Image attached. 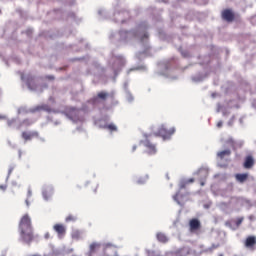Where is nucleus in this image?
Returning <instances> with one entry per match:
<instances>
[{"label":"nucleus","mask_w":256,"mask_h":256,"mask_svg":"<svg viewBox=\"0 0 256 256\" xmlns=\"http://www.w3.org/2000/svg\"><path fill=\"white\" fill-rule=\"evenodd\" d=\"M21 237L26 243L33 241V228L30 225L21 226Z\"/></svg>","instance_id":"f257e3e1"},{"label":"nucleus","mask_w":256,"mask_h":256,"mask_svg":"<svg viewBox=\"0 0 256 256\" xmlns=\"http://www.w3.org/2000/svg\"><path fill=\"white\" fill-rule=\"evenodd\" d=\"M174 134H175V127L167 129L165 125H162L156 133L157 137H162V139H171V136Z\"/></svg>","instance_id":"f03ea898"},{"label":"nucleus","mask_w":256,"mask_h":256,"mask_svg":"<svg viewBox=\"0 0 256 256\" xmlns=\"http://www.w3.org/2000/svg\"><path fill=\"white\" fill-rule=\"evenodd\" d=\"M221 17L227 23H233L235 21V12L231 9H225L222 11Z\"/></svg>","instance_id":"7ed1b4c3"},{"label":"nucleus","mask_w":256,"mask_h":256,"mask_svg":"<svg viewBox=\"0 0 256 256\" xmlns=\"http://www.w3.org/2000/svg\"><path fill=\"white\" fill-rule=\"evenodd\" d=\"M22 139H24L25 143H27V141H32L33 139H37V137H39V132L37 131H24L21 134Z\"/></svg>","instance_id":"20e7f679"},{"label":"nucleus","mask_w":256,"mask_h":256,"mask_svg":"<svg viewBox=\"0 0 256 256\" xmlns=\"http://www.w3.org/2000/svg\"><path fill=\"white\" fill-rule=\"evenodd\" d=\"M107 97H109V93H107L105 91L99 92L96 97L91 99V103H93V105H95V104L99 103V99L101 101H107Z\"/></svg>","instance_id":"39448f33"},{"label":"nucleus","mask_w":256,"mask_h":256,"mask_svg":"<svg viewBox=\"0 0 256 256\" xmlns=\"http://www.w3.org/2000/svg\"><path fill=\"white\" fill-rule=\"evenodd\" d=\"M54 193L55 189L51 186L44 188V190L42 191V195L45 201H49V199L53 197Z\"/></svg>","instance_id":"423d86ee"},{"label":"nucleus","mask_w":256,"mask_h":256,"mask_svg":"<svg viewBox=\"0 0 256 256\" xmlns=\"http://www.w3.org/2000/svg\"><path fill=\"white\" fill-rule=\"evenodd\" d=\"M256 245V237L255 236H248L244 242V246L247 249H255Z\"/></svg>","instance_id":"0eeeda50"},{"label":"nucleus","mask_w":256,"mask_h":256,"mask_svg":"<svg viewBox=\"0 0 256 256\" xmlns=\"http://www.w3.org/2000/svg\"><path fill=\"white\" fill-rule=\"evenodd\" d=\"M254 165H255V159H253V156L251 155L246 156L243 164L244 169H253Z\"/></svg>","instance_id":"6e6552de"},{"label":"nucleus","mask_w":256,"mask_h":256,"mask_svg":"<svg viewBox=\"0 0 256 256\" xmlns=\"http://www.w3.org/2000/svg\"><path fill=\"white\" fill-rule=\"evenodd\" d=\"M26 84L28 89H30L31 91H35V89H37V82L35 81V77L33 76L27 77Z\"/></svg>","instance_id":"1a4fd4ad"},{"label":"nucleus","mask_w":256,"mask_h":256,"mask_svg":"<svg viewBox=\"0 0 256 256\" xmlns=\"http://www.w3.org/2000/svg\"><path fill=\"white\" fill-rule=\"evenodd\" d=\"M37 111H46L47 113H51V106H49L47 104L38 105V106L34 107L33 113H35Z\"/></svg>","instance_id":"9d476101"},{"label":"nucleus","mask_w":256,"mask_h":256,"mask_svg":"<svg viewBox=\"0 0 256 256\" xmlns=\"http://www.w3.org/2000/svg\"><path fill=\"white\" fill-rule=\"evenodd\" d=\"M100 247H101V244L96 243V242L90 244L89 255L91 256V255H94V253H97V251H99Z\"/></svg>","instance_id":"9b49d317"},{"label":"nucleus","mask_w":256,"mask_h":256,"mask_svg":"<svg viewBox=\"0 0 256 256\" xmlns=\"http://www.w3.org/2000/svg\"><path fill=\"white\" fill-rule=\"evenodd\" d=\"M235 179H236V181H238V183H245V181H247L249 179V174H247V173L236 174Z\"/></svg>","instance_id":"f8f14e48"},{"label":"nucleus","mask_w":256,"mask_h":256,"mask_svg":"<svg viewBox=\"0 0 256 256\" xmlns=\"http://www.w3.org/2000/svg\"><path fill=\"white\" fill-rule=\"evenodd\" d=\"M231 156V151L229 149L222 150L217 153L218 159L223 160L225 157H230Z\"/></svg>","instance_id":"ddd939ff"},{"label":"nucleus","mask_w":256,"mask_h":256,"mask_svg":"<svg viewBox=\"0 0 256 256\" xmlns=\"http://www.w3.org/2000/svg\"><path fill=\"white\" fill-rule=\"evenodd\" d=\"M156 237L160 243H167L169 241V238L163 232L157 233Z\"/></svg>","instance_id":"4468645a"},{"label":"nucleus","mask_w":256,"mask_h":256,"mask_svg":"<svg viewBox=\"0 0 256 256\" xmlns=\"http://www.w3.org/2000/svg\"><path fill=\"white\" fill-rule=\"evenodd\" d=\"M54 230L58 233L59 237H63V235H65V226L63 225H55Z\"/></svg>","instance_id":"2eb2a0df"},{"label":"nucleus","mask_w":256,"mask_h":256,"mask_svg":"<svg viewBox=\"0 0 256 256\" xmlns=\"http://www.w3.org/2000/svg\"><path fill=\"white\" fill-rule=\"evenodd\" d=\"M145 147H147L150 155H153V154L157 153V149L155 148V145L151 144V142L146 141Z\"/></svg>","instance_id":"dca6fc26"},{"label":"nucleus","mask_w":256,"mask_h":256,"mask_svg":"<svg viewBox=\"0 0 256 256\" xmlns=\"http://www.w3.org/2000/svg\"><path fill=\"white\" fill-rule=\"evenodd\" d=\"M20 225H31V217H29V214H26L21 218Z\"/></svg>","instance_id":"f3484780"},{"label":"nucleus","mask_w":256,"mask_h":256,"mask_svg":"<svg viewBox=\"0 0 256 256\" xmlns=\"http://www.w3.org/2000/svg\"><path fill=\"white\" fill-rule=\"evenodd\" d=\"M190 233H196V235H199V233H201V225H190Z\"/></svg>","instance_id":"a211bd4d"},{"label":"nucleus","mask_w":256,"mask_h":256,"mask_svg":"<svg viewBox=\"0 0 256 256\" xmlns=\"http://www.w3.org/2000/svg\"><path fill=\"white\" fill-rule=\"evenodd\" d=\"M72 239H75V241H79V239H81V231H78V230L73 231Z\"/></svg>","instance_id":"6ab92c4d"},{"label":"nucleus","mask_w":256,"mask_h":256,"mask_svg":"<svg viewBox=\"0 0 256 256\" xmlns=\"http://www.w3.org/2000/svg\"><path fill=\"white\" fill-rule=\"evenodd\" d=\"M104 129H108V131H111V133H113V131H117V126L111 123V124L105 125Z\"/></svg>","instance_id":"aec40b11"},{"label":"nucleus","mask_w":256,"mask_h":256,"mask_svg":"<svg viewBox=\"0 0 256 256\" xmlns=\"http://www.w3.org/2000/svg\"><path fill=\"white\" fill-rule=\"evenodd\" d=\"M189 255V252L185 250H180L172 254V256H187Z\"/></svg>","instance_id":"412c9836"},{"label":"nucleus","mask_w":256,"mask_h":256,"mask_svg":"<svg viewBox=\"0 0 256 256\" xmlns=\"http://www.w3.org/2000/svg\"><path fill=\"white\" fill-rule=\"evenodd\" d=\"M189 225H201V222L197 218H193L190 220Z\"/></svg>","instance_id":"4be33fe9"},{"label":"nucleus","mask_w":256,"mask_h":256,"mask_svg":"<svg viewBox=\"0 0 256 256\" xmlns=\"http://www.w3.org/2000/svg\"><path fill=\"white\" fill-rule=\"evenodd\" d=\"M69 221L75 222L77 221V217L69 215L68 217H66V223H69Z\"/></svg>","instance_id":"5701e85b"},{"label":"nucleus","mask_w":256,"mask_h":256,"mask_svg":"<svg viewBox=\"0 0 256 256\" xmlns=\"http://www.w3.org/2000/svg\"><path fill=\"white\" fill-rule=\"evenodd\" d=\"M187 185H188L187 180H183L180 182L179 188L185 189V187H187Z\"/></svg>","instance_id":"b1692460"},{"label":"nucleus","mask_w":256,"mask_h":256,"mask_svg":"<svg viewBox=\"0 0 256 256\" xmlns=\"http://www.w3.org/2000/svg\"><path fill=\"white\" fill-rule=\"evenodd\" d=\"M180 197H181L180 193H176L174 196V201H176L178 205H181V202H179Z\"/></svg>","instance_id":"393cba45"},{"label":"nucleus","mask_w":256,"mask_h":256,"mask_svg":"<svg viewBox=\"0 0 256 256\" xmlns=\"http://www.w3.org/2000/svg\"><path fill=\"white\" fill-rule=\"evenodd\" d=\"M111 247L117 248V246H115L114 244H111V243L104 244V249H110Z\"/></svg>","instance_id":"a878e982"},{"label":"nucleus","mask_w":256,"mask_h":256,"mask_svg":"<svg viewBox=\"0 0 256 256\" xmlns=\"http://www.w3.org/2000/svg\"><path fill=\"white\" fill-rule=\"evenodd\" d=\"M235 223H236V225H241V223H243V217L237 218Z\"/></svg>","instance_id":"bb28decb"},{"label":"nucleus","mask_w":256,"mask_h":256,"mask_svg":"<svg viewBox=\"0 0 256 256\" xmlns=\"http://www.w3.org/2000/svg\"><path fill=\"white\" fill-rule=\"evenodd\" d=\"M46 79H48L49 81H54L55 80V76L48 75V76H46Z\"/></svg>","instance_id":"cd10ccee"},{"label":"nucleus","mask_w":256,"mask_h":256,"mask_svg":"<svg viewBox=\"0 0 256 256\" xmlns=\"http://www.w3.org/2000/svg\"><path fill=\"white\" fill-rule=\"evenodd\" d=\"M0 189H1V191H6L7 185L6 184L0 185Z\"/></svg>","instance_id":"c85d7f7f"},{"label":"nucleus","mask_w":256,"mask_h":256,"mask_svg":"<svg viewBox=\"0 0 256 256\" xmlns=\"http://www.w3.org/2000/svg\"><path fill=\"white\" fill-rule=\"evenodd\" d=\"M228 143L233 146L235 145V140H233V138H230L228 139Z\"/></svg>","instance_id":"c756f323"},{"label":"nucleus","mask_w":256,"mask_h":256,"mask_svg":"<svg viewBox=\"0 0 256 256\" xmlns=\"http://www.w3.org/2000/svg\"><path fill=\"white\" fill-rule=\"evenodd\" d=\"M7 144L10 146V147H15V145L13 144V141L11 140H7Z\"/></svg>","instance_id":"7c9ffc66"},{"label":"nucleus","mask_w":256,"mask_h":256,"mask_svg":"<svg viewBox=\"0 0 256 256\" xmlns=\"http://www.w3.org/2000/svg\"><path fill=\"white\" fill-rule=\"evenodd\" d=\"M186 182L188 183H195V179L194 178H189L188 180H186Z\"/></svg>","instance_id":"2f4dec72"},{"label":"nucleus","mask_w":256,"mask_h":256,"mask_svg":"<svg viewBox=\"0 0 256 256\" xmlns=\"http://www.w3.org/2000/svg\"><path fill=\"white\" fill-rule=\"evenodd\" d=\"M217 127H218V128L223 127V122H222V121H219V122L217 123Z\"/></svg>","instance_id":"473e14b6"},{"label":"nucleus","mask_w":256,"mask_h":256,"mask_svg":"<svg viewBox=\"0 0 256 256\" xmlns=\"http://www.w3.org/2000/svg\"><path fill=\"white\" fill-rule=\"evenodd\" d=\"M144 39H149V34H144Z\"/></svg>","instance_id":"72a5a7b5"},{"label":"nucleus","mask_w":256,"mask_h":256,"mask_svg":"<svg viewBox=\"0 0 256 256\" xmlns=\"http://www.w3.org/2000/svg\"><path fill=\"white\" fill-rule=\"evenodd\" d=\"M2 119H5V116L0 114V121H2Z\"/></svg>","instance_id":"f704fd0d"},{"label":"nucleus","mask_w":256,"mask_h":256,"mask_svg":"<svg viewBox=\"0 0 256 256\" xmlns=\"http://www.w3.org/2000/svg\"><path fill=\"white\" fill-rule=\"evenodd\" d=\"M8 125L11 127V125H13V121L8 122Z\"/></svg>","instance_id":"c9c22d12"},{"label":"nucleus","mask_w":256,"mask_h":256,"mask_svg":"<svg viewBox=\"0 0 256 256\" xmlns=\"http://www.w3.org/2000/svg\"><path fill=\"white\" fill-rule=\"evenodd\" d=\"M28 197H31V190L28 191Z\"/></svg>","instance_id":"e433bc0d"},{"label":"nucleus","mask_w":256,"mask_h":256,"mask_svg":"<svg viewBox=\"0 0 256 256\" xmlns=\"http://www.w3.org/2000/svg\"><path fill=\"white\" fill-rule=\"evenodd\" d=\"M217 247H218V246L213 245V246H212V249H217Z\"/></svg>","instance_id":"4c0bfd02"},{"label":"nucleus","mask_w":256,"mask_h":256,"mask_svg":"<svg viewBox=\"0 0 256 256\" xmlns=\"http://www.w3.org/2000/svg\"><path fill=\"white\" fill-rule=\"evenodd\" d=\"M45 237H46V239H49V234H46V236H45Z\"/></svg>","instance_id":"58836bf2"},{"label":"nucleus","mask_w":256,"mask_h":256,"mask_svg":"<svg viewBox=\"0 0 256 256\" xmlns=\"http://www.w3.org/2000/svg\"><path fill=\"white\" fill-rule=\"evenodd\" d=\"M135 149H137V146H134V147H133V151H135Z\"/></svg>","instance_id":"ea45409f"},{"label":"nucleus","mask_w":256,"mask_h":256,"mask_svg":"<svg viewBox=\"0 0 256 256\" xmlns=\"http://www.w3.org/2000/svg\"><path fill=\"white\" fill-rule=\"evenodd\" d=\"M203 185H205V183L202 182V183H201V186L203 187Z\"/></svg>","instance_id":"a19ab883"},{"label":"nucleus","mask_w":256,"mask_h":256,"mask_svg":"<svg viewBox=\"0 0 256 256\" xmlns=\"http://www.w3.org/2000/svg\"><path fill=\"white\" fill-rule=\"evenodd\" d=\"M26 203H27V205H29V201L28 200H26Z\"/></svg>","instance_id":"79ce46f5"},{"label":"nucleus","mask_w":256,"mask_h":256,"mask_svg":"<svg viewBox=\"0 0 256 256\" xmlns=\"http://www.w3.org/2000/svg\"><path fill=\"white\" fill-rule=\"evenodd\" d=\"M9 173H11V170H9Z\"/></svg>","instance_id":"37998d69"}]
</instances>
